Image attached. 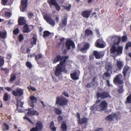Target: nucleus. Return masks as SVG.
<instances>
[{"instance_id":"f257e3e1","label":"nucleus","mask_w":131,"mask_h":131,"mask_svg":"<svg viewBox=\"0 0 131 131\" xmlns=\"http://www.w3.org/2000/svg\"><path fill=\"white\" fill-rule=\"evenodd\" d=\"M69 56H62L59 55H57L53 59V63L55 64L57 62L60 61L59 64L56 66L54 74L56 76H59L65 70L66 66L65 64L66 60L68 59Z\"/></svg>"},{"instance_id":"f03ea898","label":"nucleus","mask_w":131,"mask_h":131,"mask_svg":"<svg viewBox=\"0 0 131 131\" xmlns=\"http://www.w3.org/2000/svg\"><path fill=\"white\" fill-rule=\"evenodd\" d=\"M69 102L68 100L63 96L57 97L56 99L55 104L61 106L67 105Z\"/></svg>"},{"instance_id":"7ed1b4c3","label":"nucleus","mask_w":131,"mask_h":131,"mask_svg":"<svg viewBox=\"0 0 131 131\" xmlns=\"http://www.w3.org/2000/svg\"><path fill=\"white\" fill-rule=\"evenodd\" d=\"M123 47L122 46H118L117 48L116 47L113 45L110 49V53L115 54L116 52L117 55H119L122 53Z\"/></svg>"},{"instance_id":"20e7f679","label":"nucleus","mask_w":131,"mask_h":131,"mask_svg":"<svg viewBox=\"0 0 131 131\" xmlns=\"http://www.w3.org/2000/svg\"><path fill=\"white\" fill-rule=\"evenodd\" d=\"M96 95L97 99L100 98L102 99H104L109 97L110 96L109 93L105 91L101 93L97 91L96 93Z\"/></svg>"},{"instance_id":"39448f33","label":"nucleus","mask_w":131,"mask_h":131,"mask_svg":"<svg viewBox=\"0 0 131 131\" xmlns=\"http://www.w3.org/2000/svg\"><path fill=\"white\" fill-rule=\"evenodd\" d=\"M35 127L32 128L30 131H42L43 128V124L40 121H38L36 123Z\"/></svg>"},{"instance_id":"423d86ee","label":"nucleus","mask_w":131,"mask_h":131,"mask_svg":"<svg viewBox=\"0 0 131 131\" xmlns=\"http://www.w3.org/2000/svg\"><path fill=\"white\" fill-rule=\"evenodd\" d=\"M107 102L105 100H104L101 102L99 106L97 107L95 110L99 111H102L105 110L107 108Z\"/></svg>"},{"instance_id":"0eeeda50","label":"nucleus","mask_w":131,"mask_h":131,"mask_svg":"<svg viewBox=\"0 0 131 131\" xmlns=\"http://www.w3.org/2000/svg\"><path fill=\"white\" fill-rule=\"evenodd\" d=\"M47 3L49 4V6L51 7L52 5H53L57 10L60 11L61 9L60 6L56 2V0H48Z\"/></svg>"},{"instance_id":"6e6552de","label":"nucleus","mask_w":131,"mask_h":131,"mask_svg":"<svg viewBox=\"0 0 131 131\" xmlns=\"http://www.w3.org/2000/svg\"><path fill=\"white\" fill-rule=\"evenodd\" d=\"M77 122L79 124L82 125L84 123H86L88 122V119L86 117H83L81 119L80 118V114L78 112L77 113Z\"/></svg>"},{"instance_id":"1a4fd4ad","label":"nucleus","mask_w":131,"mask_h":131,"mask_svg":"<svg viewBox=\"0 0 131 131\" xmlns=\"http://www.w3.org/2000/svg\"><path fill=\"white\" fill-rule=\"evenodd\" d=\"M90 46L89 44L88 43H84L83 47H82L81 45H79L78 47V50L84 52V51H87L89 48Z\"/></svg>"},{"instance_id":"9d476101","label":"nucleus","mask_w":131,"mask_h":131,"mask_svg":"<svg viewBox=\"0 0 131 131\" xmlns=\"http://www.w3.org/2000/svg\"><path fill=\"white\" fill-rule=\"evenodd\" d=\"M65 44L67 49L68 50H70L71 47L73 49L75 47L74 42L69 39H67L66 41Z\"/></svg>"},{"instance_id":"9b49d317","label":"nucleus","mask_w":131,"mask_h":131,"mask_svg":"<svg viewBox=\"0 0 131 131\" xmlns=\"http://www.w3.org/2000/svg\"><path fill=\"white\" fill-rule=\"evenodd\" d=\"M12 93L15 96H21L24 93V91L21 89L18 88L15 90L13 91Z\"/></svg>"},{"instance_id":"f8f14e48","label":"nucleus","mask_w":131,"mask_h":131,"mask_svg":"<svg viewBox=\"0 0 131 131\" xmlns=\"http://www.w3.org/2000/svg\"><path fill=\"white\" fill-rule=\"evenodd\" d=\"M30 101H29V105L31 107L33 108L35 107L34 103H36L37 101V99L34 96L31 95L29 97Z\"/></svg>"},{"instance_id":"ddd939ff","label":"nucleus","mask_w":131,"mask_h":131,"mask_svg":"<svg viewBox=\"0 0 131 131\" xmlns=\"http://www.w3.org/2000/svg\"><path fill=\"white\" fill-rule=\"evenodd\" d=\"M34 28L32 25H28L27 24H25L24 26L22 32L23 33H28L30 32Z\"/></svg>"},{"instance_id":"4468645a","label":"nucleus","mask_w":131,"mask_h":131,"mask_svg":"<svg viewBox=\"0 0 131 131\" xmlns=\"http://www.w3.org/2000/svg\"><path fill=\"white\" fill-rule=\"evenodd\" d=\"M93 54L96 59H100L104 55V54L102 51H94Z\"/></svg>"},{"instance_id":"2eb2a0df","label":"nucleus","mask_w":131,"mask_h":131,"mask_svg":"<svg viewBox=\"0 0 131 131\" xmlns=\"http://www.w3.org/2000/svg\"><path fill=\"white\" fill-rule=\"evenodd\" d=\"M44 19L46 20L47 23L52 26H54L55 24V23L54 20L46 15H45L43 17Z\"/></svg>"},{"instance_id":"dca6fc26","label":"nucleus","mask_w":131,"mask_h":131,"mask_svg":"<svg viewBox=\"0 0 131 131\" xmlns=\"http://www.w3.org/2000/svg\"><path fill=\"white\" fill-rule=\"evenodd\" d=\"M27 0H22L21 1V6L20 9L22 12H24L27 8Z\"/></svg>"},{"instance_id":"f3484780","label":"nucleus","mask_w":131,"mask_h":131,"mask_svg":"<svg viewBox=\"0 0 131 131\" xmlns=\"http://www.w3.org/2000/svg\"><path fill=\"white\" fill-rule=\"evenodd\" d=\"M120 75V74H118L114 78L113 81L114 84H117L119 85H122L123 84V82L120 79L119 77Z\"/></svg>"},{"instance_id":"a211bd4d","label":"nucleus","mask_w":131,"mask_h":131,"mask_svg":"<svg viewBox=\"0 0 131 131\" xmlns=\"http://www.w3.org/2000/svg\"><path fill=\"white\" fill-rule=\"evenodd\" d=\"M103 41L101 39H97L95 43L96 46L99 48H103L104 46V45L103 44Z\"/></svg>"},{"instance_id":"6ab92c4d","label":"nucleus","mask_w":131,"mask_h":131,"mask_svg":"<svg viewBox=\"0 0 131 131\" xmlns=\"http://www.w3.org/2000/svg\"><path fill=\"white\" fill-rule=\"evenodd\" d=\"M118 41L116 43L114 42L115 44L116 45H118L119 44V43L121 41L122 39V42H125L127 40V37L126 36H123L121 38L120 37H118L117 38Z\"/></svg>"},{"instance_id":"aec40b11","label":"nucleus","mask_w":131,"mask_h":131,"mask_svg":"<svg viewBox=\"0 0 131 131\" xmlns=\"http://www.w3.org/2000/svg\"><path fill=\"white\" fill-rule=\"evenodd\" d=\"M24 104V102L21 101H17V103L16 105L17 106V109L19 112H21L22 111V110L20 108H22Z\"/></svg>"},{"instance_id":"412c9836","label":"nucleus","mask_w":131,"mask_h":131,"mask_svg":"<svg viewBox=\"0 0 131 131\" xmlns=\"http://www.w3.org/2000/svg\"><path fill=\"white\" fill-rule=\"evenodd\" d=\"M91 12V11L85 10L82 12L81 15L83 17L88 18L89 17Z\"/></svg>"},{"instance_id":"4be33fe9","label":"nucleus","mask_w":131,"mask_h":131,"mask_svg":"<svg viewBox=\"0 0 131 131\" xmlns=\"http://www.w3.org/2000/svg\"><path fill=\"white\" fill-rule=\"evenodd\" d=\"M18 23L19 25H23L26 24V21L23 17H21L18 20Z\"/></svg>"},{"instance_id":"5701e85b","label":"nucleus","mask_w":131,"mask_h":131,"mask_svg":"<svg viewBox=\"0 0 131 131\" xmlns=\"http://www.w3.org/2000/svg\"><path fill=\"white\" fill-rule=\"evenodd\" d=\"M116 65L117 69L118 70H121L123 68L124 64L123 62L122 61L117 60L116 62Z\"/></svg>"},{"instance_id":"b1692460","label":"nucleus","mask_w":131,"mask_h":131,"mask_svg":"<svg viewBox=\"0 0 131 131\" xmlns=\"http://www.w3.org/2000/svg\"><path fill=\"white\" fill-rule=\"evenodd\" d=\"M129 67L128 66L125 65L124 66L122 72V73L124 78L126 76L127 72L129 70Z\"/></svg>"},{"instance_id":"393cba45","label":"nucleus","mask_w":131,"mask_h":131,"mask_svg":"<svg viewBox=\"0 0 131 131\" xmlns=\"http://www.w3.org/2000/svg\"><path fill=\"white\" fill-rule=\"evenodd\" d=\"M77 72H74L73 73H71L70 76L72 79L74 80H76L79 79V77L77 76Z\"/></svg>"},{"instance_id":"a878e982","label":"nucleus","mask_w":131,"mask_h":131,"mask_svg":"<svg viewBox=\"0 0 131 131\" xmlns=\"http://www.w3.org/2000/svg\"><path fill=\"white\" fill-rule=\"evenodd\" d=\"M105 67L107 71L110 70L111 71L113 69L112 64L110 62H108L106 63L105 66Z\"/></svg>"},{"instance_id":"bb28decb","label":"nucleus","mask_w":131,"mask_h":131,"mask_svg":"<svg viewBox=\"0 0 131 131\" xmlns=\"http://www.w3.org/2000/svg\"><path fill=\"white\" fill-rule=\"evenodd\" d=\"M31 41L30 43L32 45L31 48L34 45H36L37 39L34 36L32 37V39L31 40Z\"/></svg>"},{"instance_id":"cd10ccee","label":"nucleus","mask_w":131,"mask_h":131,"mask_svg":"<svg viewBox=\"0 0 131 131\" xmlns=\"http://www.w3.org/2000/svg\"><path fill=\"white\" fill-rule=\"evenodd\" d=\"M85 35L86 36H90L93 35V32L91 30L88 29H86L85 31Z\"/></svg>"},{"instance_id":"c85d7f7f","label":"nucleus","mask_w":131,"mask_h":131,"mask_svg":"<svg viewBox=\"0 0 131 131\" xmlns=\"http://www.w3.org/2000/svg\"><path fill=\"white\" fill-rule=\"evenodd\" d=\"M113 116L112 113L107 116L105 118V119L108 121H112L113 120Z\"/></svg>"},{"instance_id":"c756f323","label":"nucleus","mask_w":131,"mask_h":131,"mask_svg":"<svg viewBox=\"0 0 131 131\" xmlns=\"http://www.w3.org/2000/svg\"><path fill=\"white\" fill-rule=\"evenodd\" d=\"M110 74L107 72H106L104 73V74L102 76V77L103 80H106V78L109 77L110 78L111 77Z\"/></svg>"},{"instance_id":"7c9ffc66","label":"nucleus","mask_w":131,"mask_h":131,"mask_svg":"<svg viewBox=\"0 0 131 131\" xmlns=\"http://www.w3.org/2000/svg\"><path fill=\"white\" fill-rule=\"evenodd\" d=\"M61 128L63 131H66L67 129V126L65 123H63L61 125Z\"/></svg>"},{"instance_id":"2f4dec72","label":"nucleus","mask_w":131,"mask_h":131,"mask_svg":"<svg viewBox=\"0 0 131 131\" xmlns=\"http://www.w3.org/2000/svg\"><path fill=\"white\" fill-rule=\"evenodd\" d=\"M125 103V104L131 103V94L126 98V100Z\"/></svg>"},{"instance_id":"473e14b6","label":"nucleus","mask_w":131,"mask_h":131,"mask_svg":"<svg viewBox=\"0 0 131 131\" xmlns=\"http://www.w3.org/2000/svg\"><path fill=\"white\" fill-rule=\"evenodd\" d=\"M54 111L56 114L57 115H60L62 113V111L60 109L57 107H56L54 108Z\"/></svg>"},{"instance_id":"72a5a7b5","label":"nucleus","mask_w":131,"mask_h":131,"mask_svg":"<svg viewBox=\"0 0 131 131\" xmlns=\"http://www.w3.org/2000/svg\"><path fill=\"white\" fill-rule=\"evenodd\" d=\"M10 78L9 80L10 82H13L16 78V74L15 73H13L10 75Z\"/></svg>"},{"instance_id":"f704fd0d","label":"nucleus","mask_w":131,"mask_h":131,"mask_svg":"<svg viewBox=\"0 0 131 131\" xmlns=\"http://www.w3.org/2000/svg\"><path fill=\"white\" fill-rule=\"evenodd\" d=\"M50 129L52 131H55L56 130V128L54 127V123L53 121L51 122L50 123Z\"/></svg>"},{"instance_id":"c9c22d12","label":"nucleus","mask_w":131,"mask_h":131,"mask_svg":"<svg viewBox=\"0 0 131 131\" xmlns=\"http://www.w3.org/2000/svg\"><path fill=\"white\" fill-rule=\"evenodd\" d=\"M43 37L44 38L49 36L51 34V33L48 31H45L43 32Z\"/></svg>"},{"instance_id":"e433bc0d","label":"nucleus","mask_w":131,"mask_h":131,"mask_svg":"<svg viewBox=\"0 0 131 131\" xmlns=\"http://www.w3.org/2000/svg\"><path fill=\"white\" fill-rule=\"evenodd\" d=\"M3 130L4 131L9 130V125L6 123H4L3 124Z\"/></svg>"},{"instance_id":"4c0bfd02","label":"nucleus","mask_w":131,"mask_h":131,"mask_svg":"<svg viewBox=\"0 0 131 131\" xmlns=\"http://www.w3.org/2000/svg\"><path fill=\"white\" fill-rule=\"evenodd\" d=\"M67 18L66 17H64L63 19L62 20V23L64 26H66L67 25Z\"/></svg>"},{"instance_id":"58836bf2","label":"nucleus","mask_w":131,"mask_h":131,"mask_svg":"<svg viewBox=\"0 0 131 131\" xmlns=\"http://www.w3.org/2000/svg\"><path fill=\"white\" fill-rule=\"evenodd\" d=\"M4 58L1 56H0V67L4 65Z\"/></svg>"},{"instance_id":"ea45409f","label":"nucleus","mask_w":131,"mask_h":131,"mask_svg":"<svg viewBox=\"0 0 131 131\" xmlns=\"http://www.w3.org/2000/svg\"><path fill=\"white\" fill-rule=\"evenodd\" d=\"M6 32H3L0 31V38L4 39L6 35Z\"/></svg>"},{"instance_id":"a19ab883","label":"nucleus","mask_w":131,"mask_h":131,"mask_svg":"<svg viewBox=\"0 0 131 131\" xmlns=\"http://www.w3.org/2000/svg\"><path fill=\"white\" fill-rule=\"evenodd\" d=\"M8 95L7 93H5L3 97V100L4 101H6L8 99Z\"/></svg>"},{"instance_id":"79ce46f5","label":"nucleus","mask_w":131,"mask_h":131,"mask_svg":"<svg viewBox=\"0 0 131 131\" xmlns=\"http://www.w3.org/2000/svg\"><path fill=\"white\" fill-rule=\"evenodd\" d=\"M12 15L11 13L9 12H6L4 14L5 16L8 18H10Z\"/></svg>"},{"instance_id":"37998d69","label":"nucleus","mask_w":131,"mask_h":131,"mask_svg":"<svg viewBox=\"0 0 131 131\" xmlns=\"http://www.w3.org/2000/svg\"><path fill=\"white\" fill-rule=\"evenodd\" d=\"M32 110L31 108H28L29 111L27 113V114L29 116H32L33 115V111L31 110Z\"/></svg>"},{"instance_id":"c03bdc74","label":"nucleus","mask_w":131,"mask_h":131,"mask_svg":"<svg viewBox=\"0 0 131 131\" xmlns=\"http://www.w3.org/2000/svg\"><path fill=\"white\" fill-rule=\"evenodd\" d=\"M119 89L118 90V92L121 94L124 91L123 85L118 86Z\"/></svg>"},{"instance_id":"a18cd8bd","label":"nucleus","mask_w":131,"mask_h":131,"mask_svg":"<svg viewBox=\"0 0 131 131\" xmlns=\"http://www.w3.org/2000/svg\"><path fill=\"white\" fill-rule=\"evenodd\" d=\"M95 84H93V83L90 82L88 83L85 86V88H90L92 87H93L94 85Z\"/></svg>"},{"instance_id":"49530a36","label":"nucleus","mask_w":131,"mask_h":131,"mask_svg":"<svg viewBox=\"0 0 131 131\" xmlns=\"http://www.w3.org/2000/svg\"><path fill=\"white\" fill-rule=\"evenodd\" d=\"M42 57V55L41 54H39L38 55H35V60L37 61L39 59L41 58Z\"/></svg>"},{"instance_id":"de8ad7c7","label":"nucleus","mask_w":131,"mask_h":131,"mask_svg":"<svg viewBox=\"0 0 131 131\" xmlns=\"http://www.w3.org/2000/svg\"><path fill=\"white\" fill-rule=\"evenodd\" d=\"M71 7V5L70 4H69L68 6H64V8L66 10H67L68 11L70 10V8Z\"/></svg>"},{"instance_id":"09e8293b","label":"nucleus","mask_w":131,"mask_h":131,"mask_svg":"<svg viewBox=\"0 0 131 131\" xmlns=\"http://www.w3.org/2000/svg\"><path fill=\"white\" fill-rule=\"evenodd\" d=\"M19 32V30L18 28H16L13 31V33L14 34L16 35H17Z\"/></svg>"},{"instance_id":"8fccbe9b","label":"nucleus","mask_w":131,"mask_h":131,"mask_svg":"<svg viewBox=\"0 0 131 131\" xmlns=\"http://www.w3.org/2000/svg\"><path fill=\"white\" fill-rule=\"evenodd\" d=\"M26 66L29 69L31 68L32 67V65L31 63L28 61L26 62Z\"/></svg>"},{"instance_id":"3c124183","label":"nucleus","mask_w":131,"mask_h":131,"mask_svg":"<svg viewBox=\"0 0 131 131\" xmlns=\"http://www.w3.org/2000/svg\"><path fill=\"white\" fill-rule=\"evenodd\" d=\"M24 37L23 35L22 34H20L18 37L19 41L20 42H21L24 39Z\"/></svg>"},{"instance_id":"603ef678","label":"nucleus","mask_w":131,"mask_h":131,"mask_svg":"<svg viewBox=\"0 0 131 131\" xmlns=\"http://www.w3.org/2000/svg\"><path fill=\"white\" fill-rule=\"evenodd\" d=\"M96 79V77L95 76L92 79V81L91 82H92L93 83V84H94V83H97V84H98V83L97 82H95V80Z\"/></svg>"},{"instance_id":"864d4df0","label":"nucleus","mask_w":131,"mask_h":131,"mask_svg":"<svg viewBox=\"0 0 131 131\" xmlns=\"http://www.w3.org/2000/svg\"><path fill=\"white\" fill-rule=\"evenodd\" d=\"M98 106H96V105L95 104L94 105L92 106L90 108V109L91 111H94L96 108L98 107Z\"/></svg>"},{"instance_id":"5fc2aeb1","label":"nucleus","mask_w":131,"mask_h":131,"mask_svg":"<svg viewBox=\"0 0 131 131\" xmlns=\"http://www.w3.org/2000/svg\"><path fill=\"white\" fill-rule=\"evenodd\" d=\"M23 118L24 119H27L30 123H31L32 124H33V123L31 121V119H30L28 117H27L26 116H24L23 117Z\"/></svg>"},{"instance_id":"6e6d98bb","label":"nucleus","mask_w":131,"mask_h":131,"mask_svg":"<svg viewBox=\"0 0 131 131\" xmlns=\"http://www.w3.org/2000/svg\"><path fill=\"white\" fill-rule=\"evenodd\" d=\"M28 16L29 18H31L34 15L33 13L31 12H29L28 14Z\"/></svg>"},{"instance_id":"4d7b16f0","label":"nucleus","mask_w":131,"mask_h":131,"mask_svg":"<svg viewBox=\"0 0 131 131\" xmlns=\"http://www.w3.org/2000/svg\"><path fill=\"white\" fill-rule=\"evenodd\" d=\"M112 114L113 115L114 118L115 117L116 119L117 120L119 118V117L118 116V115L116 113L113 114L112 113Z\"/></svg>"},{"instance_id":"13d9d810","label":"nucleus","mask_w":131,"mask_h":131,"mask_svg":"<svg viewBox=\"0 0 131 131\" xmlns=\"http://www.w3.org/2000/svg\"><path fill=\"white\" fill-rule=\"evenodd\" d=\"M5 89L7 91L9 92L11 91L12 90V89L11 88L8 87H5Z\"/></svg>"},{"instance_id":"bf43d9fd","label":"nucleus","mask_w":131,"mask_h":131,"mask_svg":"<svg viewBox=\"0 0 131 131\" xmlns=\"http://www.w3.org/2000/svg\"><path fill=\"white\" fill-rule=\"evenodd\" d=\"M8 1V0H2V3L3 5H5Z\"/></svg>"},{"instance_id":"052dcab7","label":"nucleus","mask_w":131,"mask_h":131,"mask_svg":"<svg viewBox=\"0 0 131 131\" xmlns=\"http://www.w3.org/2000/svg\"><path fill=\"white\" fill-rule=\"evenodd\" d=\"M2 69L4 71L6 74L8 73L9 72V70L8 69L3 68Z\"/></svg>"},{"instance_id":"680f3d73","label":"nucleus","mask_w":131,"mask_h":131,"mask_svg":"<svg viewBox=\"0 0 131 131\" xmlns=\"http://www.w3.org/2000/svg\"><path fill=\"white\" fill-rule=\"evenodd\" d=\"M62 94L67 97H68L69 96L68 94L65 91H64L63 92Z\"/></svg>"},{"instance_id":"e2e57ef3","label":"nucleus","mask_w":131,"mask_h":131,"mask_svg":"<svg viewBox=\"0 0 131 131\" xmlns=\"http://www.w3.org/2000/svg\"><path fill=\"white\" fill-rule=\"evenodd\" d=\"M12 55L11 54H8L6 56V58L7 59H10L11 58Z\"/></svg>"},{"instance_id":"0e129e2a","label":"nucleus","mask_w":131,"mask_h":131,"mask_svg":"<svg viewBox=\"0 0 131 131\" xmlns=\"http://www.w3.org/2000/svg\"><path fill=\"white\" fill-rule=\"evenodd\" d=\"M58 120L60 121H62L63 120V118L62 116L61 115L58 116Z\"/></svg>"},{"instance_id":"69168bd1","label":"nucleus","mask_w":131,"mask_h":131,"mask_svg":"<svg viewBox=\"0 0 131 131\" xmlns=\"http://www.w3.org/2000/svg\"><path fill=\"white\" fill-rule=\"evenodd\" d=\"M107 85L108 86L110 87L111 86V85L110 83V81L109 80H106Z\"/></svg>"},{"instance_id":"338daca9","label":"nucleus","mask_w":131,"mask_h":131,"mask_svg":"<svg viewBox=\"0 0 131 131\" xmlns=\"http://www.w3.org/2000/svg\"><path fill=\"white\" fill-rule=\"evenodd\" d=\"M39 114V113L37 112L36 111H33V115H37Z\"/></svg>"},{"instance_id":"774afa93","label":"nucleus","mask_w":131,"mask_h":131,"mask_svg":"<svg viewBox=\"0 0 131 131\" xmlns=\"http://www.w3.org/2000/svg\"><path fill=\"white\" fill-rule=\"evenodd\" d=\"M103 129L102 128H97V129H96L95 130V131H103Z\"/></svg>"}]
</instances>
